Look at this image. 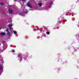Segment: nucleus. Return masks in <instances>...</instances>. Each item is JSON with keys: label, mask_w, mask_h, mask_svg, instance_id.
<instances>
[{"label": "nucleus", "mask_w": 79, "mask_h": 79, "mask_svg": "<svg viewBox=\"0 0 79 79\" xmlns=\"http://www.w3.org/2000/svg\"><path fill=\"white\" fill-rule=\"evenodd\" d=\"M61 23V21H60V22L59 23Z\"/></svg>", "instance_id": "19"}, {"label": "nucleus", "mask_w": 79, "mask_h": 79, "mask_svg": "<svg viewBox=\"0 0 79 79\" xmlns=\"http://www.w3.org/2000/svg\"><path fill=\"white\" fill-rule=\"evenodd\" d=\"M24 13L25 14H27V11L26 10V11H24Z\"/></svg>", "instance_id": "13"}, {"label": "nucleus", "mask_w": 79, "mask_h": 79, "mask_svg": "<svg viewBox=\"0 0 79 79\" xmlns=\"http://www.w3.org/2000/svg\"><path fill=\"white\" fill-rule=\"evenodd\" d=\"M9 11L10 13L12 14L13 13V10H12V9H9Z\"/></svg>", "instance_id": "2"}, {"label": "nucleus", "mask_w": 79, "mask_h": 79, "mask_svg": "<svg viewBox=\"0 0 79 79\" xmlns=\"http://www.w3.org/2000/svg\"><path fill=\"white\" fill-rule=\"evenodd\" d=\"M13 26V25H11V24H9L8 25V27H12Z\"/></svg>", "instance_id": "9"}, {"label": "nucleus", "mask_w": 79, "mask_h": 79, "mask_svg": "<svg viewBox=\"0 0 79 79\" xmlns=\"http://www.w3.org/2000/svg\"><path fill=\"white\" fill-rule=\"evenodd\" d=\"M27 5L28 7H29V8H32V6H31V4H30L29 2L27 3Z\"/></svg>", "instance_id": "1"}, {"label": "nucleus", "mask_w": 79, "mask_h": 79, "mask_svg": "<svg viewBox=\"0 0 79 79\" xmlns=\"http://www.w3.org/2000/svg\"><path fill=\"white\" fill-rule=\"evenodd\" d=\"M18 56L19 57V56H20V57H21L22 56L21 55V54H20L18 55Z\"/></svg>", "instance_id": "12"}, {"label": "nucleus", "mask_w": 79, "mask_h": 79, "mask_svg": "<svg viewBox=\"0 0 79 79\" xmlns=\"http://www.w3.org/2000/svg\"><path fill=\"white\" fill-rule=\"evenodd\" d=\"M6 31H8V30H6Z\"/></svg>", "instance_id": "20"}, {"label": "nucleus", "mask_w": 79, "mask_h": 79, "mask_svg": "<svg viewBox=\"0 0 79 79\" xmlns=\"http://www.w3.org/2000/svg\"><path fill=\"white\" fill-rule=\"evenodd\" d=\"M38 5L39 6H42V3H39Z\"/></svg>", "instance_id": "7"}, {"label": "nucleus", "mask_w": 79, "mask_h": 79, "mask_svg": "<svg viewBox=\"0 0 79 79\" xmlns=\"http://www.w3.org/2000/svg\"><path fill=\"white\" fill-rule=\"evenodd\" d=\"M20 61H22V58L20 59Z\"/></svg>", "instance_id": "18"}, {"label": "nucleus", "mask_w": 79, "mask_h": 79, "mask_svg": "<svg viewBox=\"0 0 79 79\" xmlns=\"http://www.w3.org/2000/svg\"><path fill=\"white\" fill-rule=\"evenodd\" d=\"M20 15H21V16H24V14H23V13H21Z\"/></svg>", "instance_id": "10"}, {"label": "nucleus", "mask_w": 79, "mask_h": 79, "mask_svg": "<svg viewBox=\"0 0 79 79\" xmlns=\"http://www.w3.org/2000/svg\"><path fill=\"white\" fill-rule=\"evenodd\" d=\"M9 23H10V22H9Z\"/></svg>", "instance_id": "24"}, {"label": "nucleus", "mask_w": 79, "mask_h": 79, "mask_svg": "<svg viewBox=\"0 0 79 79\" xmlns=\"http://www.w3.org/2000/svg\"><path fill=\"white\" fill-rule=\"evenodd\" d=\"M15 1H16V0H15Z\"/></svg>", "instance_id": "21"}, {"label": "nucleus", "mask_w": 79, "mask_h": 79, "mask_svg": "<svg viewBox=\"0 0 79 79\" xmlns=\"http://www.w3.org/2000/svg\"><path fill=\"white\" fill-rule=\"evenodd\" d=\"M0 45H1V44H0Z\"/></svg>", "instance_id": "22"}, {"label": "nucleus", "mask_w": 79, "mask_h": 79, "mask_svg": "<svg viewBox=\"0 0 79 79\" xmlns=\"http://www.w3.org/2000/svg\"><path fill=\"white\" fill-rule=\"evenodd\" d=\"M13 32L14 34H17V32L16 31H13Z\"/></svg>", "instance_id": "5"}, {"label": "nucleus", "mask_w": 79, "mask_h": 79, "mask_svg": "<svg viewBox=\"0 0 79 79\" xmlns=\"http://www.w3.org/2000/svg\"><path fill=\"white\" fill-rule=\"evenodd\" d=\"M46 33L47 34H50V32H49V31H47L46 32Z\"/></svg>", "instance_id": "11"}, {"label": "nucleus", "mask_w": 79, "mask_h": 79, "mask_svg": "<svg viewBox=\"0 0 79 79\" xmlns=\"http://www.w3.org/2000/svg\"><path fill=\"white\" fill-rule=\"evenodd\" d=\"M5 47H6V48H5L3 47V48H4V49H6V47H7V46L6 45L5 46Z\"/></svg>", "instance_id": "14"}, {"label": "nucleus", "mask_w": 79, "mask_h": 79, "mask_svg": "<svg viewBox=\"0 0 79 79\" xmlns=\"http://www.w3.org/2000/svg\"><path fill=\"white\" fill-rule=\"evenodd\" d=\"M7 34L8 36H10V32H8L7 33Z\"/></svg>", "instance_id": "8"}, {"label": "nucleus", "mask_w": 79, "mask_h": 79, "mask_svg": "<svg viewBox=\"0 0 79 79\" xmlns=\"http://www.w3.org/2000/svg\"><path fill=\"white\" fill-rule=\"evenodd\" d=\"M12 29H13L12 28H11V27H10V31H11V30H12Z\"/></svg>", "instance_id": "15"}, {"label": "nucleus", "mask_w": 79, "mask_h": 79, "mask_svg": "<svg viewBox=\"0 0 79 79\" xmlns=\"http://www.w3.org/2000/svg\"><path fill=\"white\" fill-rule=\"evenodd\" d=\"M0 70H3V67L1 65H0Z\"/></svg>", "instance_id": "4"}, {"label": "nucleus", "mask_w": 79, "mask_h": 79, "mask_svg": "<svg viewBox=\"0 0 79 79\" xmlns=\"http://www.w3.org/2000/svg\"><path fill=\"white\" fill-rule=\"evenodd\" d=\"M11 21V20H10Z\"/></svg>", "instance_id": "23"}, {"label": "nucleus", "mask_w": 79, "mask_h": 79, "mask_svg": "<svg viewBox=\"0 0 79 79\" xmlns=\"http://www.w3.org/2000/svg\"><path fill=\"white\" fill-rule=\"evenodd\" d=\"M64 21V22H65V21Z\"/></svg>", "instance_id": "25"}, {"label": "nucleus", "mask_w": 79, "mask_h": 79, "mask_svg": "<svg viewBox=\"0 0 79 79\" xmlns=\"http://www.w3.org/2000/svg\"><path fill=\"white\" fill-rule=\"evenodd\" d=\"M1 29L0 28V30Z\"/></svg>", "instance_id": "26"}, {"label": "nucleus", "mask_w": 79, "mask_h": 79, "mask_svg": "<svg viewBox=\"0 0 79 79\" xmlns=\"http://www.w3.org/2000/svg\"><path fill=\"white\" fill-rule=\"evenodd\" d=\"M50 5H52V2L50 3Z\"/></svg>", "instance_id": "16"}, {"label": "nucleus", "mask_w": 79, "mask_h": 79, "mask_svg": "<svg viewBox=\"0 0 79 79\" xmlns=\"http://www.w3.org/2000/svg\"><path fill=\"white\" fill-rule=\"evenodd\" d=\"M0 5H1V6H4L5 5V4H4L3 3H1Z\"/></svg>", "instance_id": "6"}, {"label": "nucleus", "mask_w": 79, "mask_h": 79, "mask_svg": "<svg viewBox=\"0 0 79 79\" xmlns=\"http://www.w3.org/2000/svg\"><path fill=\"white\" fill-rule=\"evenodd\" d=\"M0 34L1 35H6V34L5 33L1 32L0 33Z\"/></svg>", "instance_id": "3"}, {"label": "nucleus", "mask_w": 79, "mask_h": 79, "mask_svg": "<svg viewBox=\"0 0 79 79\" xmlns=\"http://www.w3.org/2000/svg\"><path fill=\"white\" fill-rule=\"evenodd\" d=\"M12 52H15V50H12Z\"/></svg>", "instance_id": "17"}]
</instances>
